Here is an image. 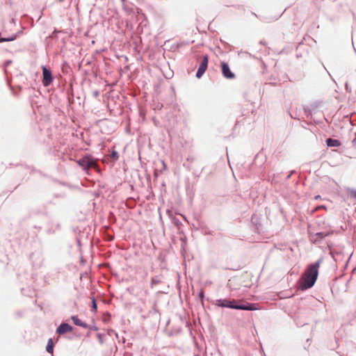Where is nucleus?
Here are the masks:
<instances>
[{
	"mask_svg": "<svg viewBox=\"0 0 356 356\" xmlns=\"http://www.w3.org/2000/svg\"><path fill=\"white\" fill-rule=\"evenodd\" d=\"M145 294H147L148 293V291H145Z\"/></svg>",
	"mask_w": 356,
	"mask_h": 356,
	"instance_id": "nucleus-21",
	"label": "nucleus"
},
{
	"mask_svg": "<svg viewBox=\"0 0 356 356\" xmlns=\"http://www.w3.org/2000/svg\"><path fill=\"white\" fill-rule=\"evenodd\" d=\"M229 300L220 299L217 300L216 305L219 307H226L228 305Z\"/></svg>",
	"mask_w": 356,
	"mask_h": 356,
	"instance_id": "nucleus-11",
	"label": "nucleus"
},
{
	"mask_svg": "<svg viewBox=\"0 0 356 356\" xmlns=\"http://www.w3.org/2000/svg\"><path fill=\"white\" fill-rule=\"evenodd\" d=\"M116 154H117V153L114 152L113 153V156H115V155H116Z\"/></svg>",
	"mask_w": 356,
	"mask_h": 356,
	"instance_id": "nucleus-20",
	"label": "nucleus"
},
{
	"mask_svg": "<svg viewBox=\"0 0 356 356\" xmlns=\"http://www.w3.org/2000/svg\"><path fill=\"white\" fill-rule=\"evenodd\" d=\"M73 330L72 327L67 323H62L57 328L56 332L59 334H64L67 332H70Z\"/></svg>",
	"mask_w": 356,
	"mask_h": 356,
	"instance_id": "nucleus-7",
	"label": "nucleus"
},
{
	"mask_svg": "<svg viewBox=\"0 0 356 356\" xmlns=\"http://www.w3.org/2000/svg\"><path fill=\"white\" fill-rule=\"evenodd\" d=\"M159 283V280H157L155 277H152L151 280V287L152 288L154 285L158 284Z\"/></svg>",
	"mask_w": 356,
	"mask_h": 356,
	"instance_id": "nucleus-13",
	"label": "nucleus"
},
{
	"mask_svg": "<svg viewBox=\"0 0 356 356\" xmlns=\"http://www.w3.org/2000/svg\"><path fill=\"white\" fill-rule=\"evenodd\" d=\"M96 310H97V304H96L95 299H93L92 300V311L96 312Z\"/></svg>",
	"mask_w": 356,
	"mask_h": 356,
	"instance_id": "nucleus-14",
	"label": "nucleus"
},
{
	"mask_svg": "<svg viewBox=\"0 0 356 356\" xmlns=\"http://www.w3.org/2000/svg\"><path fill=\"white\" fill-rule=\"evenodd\" d=\"M220 67L222 76L225 78L227 79H234L236 77L235 74L231 71L230 67L227 63L224 61L221 62Z\"/></svg>",
	"mask_w": 356,
	"mask_h": 356,
	"instance_id": "nucleus-4",
	"label": "nucleus"
},
{
	"mask_svg": "<svg viewBox=\"0 0 356 356\" xmlns=\"http://www.w3.org/2000/svg\"><path fill=\"white\" fill-rule=\"evenodd\" d=\"M208 63H209V57L207 55H204L203 56V58L200 63V65L198 67L197 72L196 73V77L200 79L204 73L207 69L208 67Z\"/></svg>",
	"mask_w": 356,
	"mask_h": 356,
	"instance_id": "nucleus-5",
	"label": "nucleus"
},
{
	"mask_svg": "<svg viewBox=\"0 0 356 356\" xmlns=\"http://www.w3.org/2000/svg\"><path fill=\"white\" fill-rule=\"evenodd\" d=\"M226 307L235 309H241V310H248L252 311L255 310L257 308L255 307V305L250 304L244 302L243 300H229L228 305Z\"/></svg>",
	"mask_w": 356,
	"mask_h": 356,
	"instance_id": "nucleus-2",
	"label": "nucleus"
},
{
	"mask_svg": "<svg viewBox=\"0 0 356 356\" xmlns=\"http://www.w3.org/2000/svg\"><path fill=\"white\" fill-rule=\"evenodd\" d=\"M317 235L320 236L321 238H323L325 235L323 233H318Z\"/></svg>",
	"mask_w": 356,
	"mask_h": 356,
	"instance_id": "nucleus-17",
	"label": "nucleus"
},
{
	"mask_svg": "<svg viewBox=\"0 0 356 356\" xmlns=\"http://www.w3.org/2000/svg\"><path fill=\"white\" fill-rule=\"evenodd\" d=\"M46 350L48 353H53V350H54V343H53V340L52 339H49L48 340V343H47V347H46Z\"/></svg>",
	"mask_w": 356,
	"mask_h": 356,
	"instance_id": "nucleus-10",
	"label": "nucleus"
},
{
	"mask_svg": "<svg viewBox=\"0 0 356 356\" xmlns=\"http://www.w3.org/2000/svg\"><path fill=\"white\" fill-rule=\"evenodd\" d=\"M353 145L356 148V138L353 140Z\"/></svg>",
	"mask_w": 356,
	"mask_h": 356,
	"instance_id": "nucleus-16",
	"label": "nucleus"
},
{
	"mask_svg": "<svg viewBox=\"0 0 356 356\" xmlns=\"http://www.w3.org/2000/svg\"><path fill=\"white\" fill-rule=\"evenodd\" d=\"M320 264L321 261H318L307 266L300 281V288L302 290L308 289L314 286L318 275Z\"/></svg>",
	"mask_w": 356,
	"mask_h": 356,
	"instance_id": "nucleus-1",
	"label": "nucleus"
},
{
	"mask_svg": "<svg viewBox=\"0 0 356 356\" xmlns=\"http://www.w3.org/2000/svg\"><path fill=\"white\" fill-rule=\"evenodd\" d=\"M326 143L329 147H339L341 145L339 140L332 138H327L326 140Z\"/></svg>",
	"mask_w": 356,
	"mask_h": 356,
	"instance_id": "nucleus-8",
	"label": "nucleus"
},
{
	"mask_svg": "<svg viewBox=\"0 0 356 356\" xmlns=\"http://www.w3.org/2000/svg\"><path fill=\"white\" fill-rule=\"evenodd\" d=\"M76 163L80 165L84 170H88L90 168H97V164L95 160L90 156H85L79 160L76 161Z\"/></svg>",
	"mask_w": 356,
	"mask_h": 356,
	"instance_id": "nucleus-3",
	"label": "nucleus"
},
{
	"mask_svg": "<svg viewBox=\"0 0 356 356\" xmlns=\"http://www.w3.org/2000/svg\"><path fill=\"white\" fill-rule=\"evenodd\" d=\"M351 196L356 198V191H353L351 193Z\"/></svg>",
	"mask_w": 356,
	"mask_h": 356,
	"instance_id": "nucleus-18",
	"label": "nucleus"
},
{
	"mask_svg": "<svg viewBox=\"0 0 356 356\" xmlns=\"http://www.w3.org/2000/svg\"><path fill=\"white\" fill-rule=\"evenodd\" d=\"M16 39V35H13L10 38H0V42H8V41H13Z\"/></svg>",
	"mask_w": 356,
	"mask_h": 356,
	"instance_id": "nucleus-12",
	"label": "nucleus"
},
{
	"mask_svg": "<svg viewBox=\"0 0 356 356\" xmlns=\"http://www.w3.org/2000/svg\"><path fill=\"white\" fill-rule=\"evenodd\" d=\"M320 198H321V196H320V195H316V196H315V197H314V199H315V200H318V199H320Z\"/></svg>",
	"mask_w": 356,
	"mask_h": 356,
	"instance_id": "nucleus-19",
	"label": "nucleus"
},
{
	"mask_svg": "<svg viewBox=\"0 0 356 356\" xmlns=\"http://www.w3.org/2000/svg\"><path fill=\"white\" fill-rule=\"evenodd\" d=\"M326 209V207H325V206H324V205L318 206V207H317L315 209V210H314V211H318V210H319V209Z\"/></svg>",
	"mask_w": 356,
	"mask_h": 356,
	"instance_id": "nucleus-15",
	"label": "nucleus"
},
{
	"mask_svg": "<svg viewBox=\"0 0 356 356\" xmlns=\"http://www.w3.org/2000/svg\"><path fill=\"white\" fill-rule=\"evenodd\" d=\"M42 83L44 86H48L52 82V75L51 72L48 70L46 67L42 66Z\"/></svg>",
	"mask_w": 356,
	"mask_h": 356,
	"instance_id": "nucleus-6",
	"label": "nucleus"
},
{
	"mask_svg": "<svg viewBox=\"0 0 356 356\" xmlns=\"http://www.w3.org/2000/svg\"><path fill=\"white\" fill-rule=\"evenodd\" d=\"M71 318H72L73 323L76 325H79V326H81V327H87L86 323L82 322L77 316H72Z\"/></svg>",
	"mask_w": 356,
	"mask_h": 356,
	"instance_id": "nucleus-9",
	"label": "nucleus"
}]
</instances>
